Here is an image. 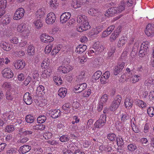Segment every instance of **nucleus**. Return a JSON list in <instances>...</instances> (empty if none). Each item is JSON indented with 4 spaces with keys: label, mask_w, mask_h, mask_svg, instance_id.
<instances>
[{
    "label": "nucleus",
    "mask_w": 154,
    "mask_h": 154,
    "mask_svg": "<svg viewBox=\"0 0 154 154\" xmlns=\"http://www.w3.org/2000/svg\"><path fill=\"white\" fill-rule=\"evenodd\" d=\"M118 116L120 121L116 122L115 125L116 128L119 130L122 128L123 124L129 120L130 116L128 114L125 112L119 114Z\"/></svg>",
    "instance_id": "nucleus-1"
},
{
    "label": "nucleus",
    "mask_w": 154,
    "mask_h": 154,
    "mask_svg": "<svg viewBox=\"0 0 154 154\" xmlns=\"http://www.w3.org/2000/svg\"><path fill=\"white\" fill-rule=\"evenodd\" d=\"M30 28L28 24L22 23L18 26L17 31L20 32H23V36L26 38L29 35Z\"/></svg>",
    "instance_id": "nucleus-2"
},
{
    "label": "nucleus",
    "mask_w": 154,
    "mask_h": 154,
    "mask_svg": "<svg viewBox=\"0 0 154 154\" xmlns=\"http://www.w3.org/2000/svg\"><path fill=\"white\" fill-rule=\"evenodd\" d=\"M122 97L121 96L117 95L110 106L109 108L110 110L112 111L116 110L119 106Z\"/></svg>",
    "instance_id": "nucleus-3"
},
{
    "label": "nucleus",
    "mask_w": 154,
    "mask_h": 154,
    "mask_svg": "<svg viewBox=\"0 0 154 154\" xmlns=\"http://www.w3.org/2000/svg\"><path fill=\"white\" fill-rule=\"evenodd\" d=\"M106 115L102 114L100 119L97 120L94 124V127L97 128H100L104 125L106 122Z\"/></svg>",
    "instance_id": "nucleus-4"
},
{
    "label": "nucleus",
    "mask_w": 154,
    "mask_h": 154,
    "mask_svg": "<svg viewBox=\"0 0 154 154\" xmlns=\"http://www.w3.org/2000/svg\"><path fill=\"white\" fill-rule=\"evenodd\" d=\"M116 14V11L114 7L111 8L109 9L106 11L105 14H102L101 13V14L100 15V16H101V21H104L106 19V17H111Z\"/></svg>",
    "instance_id": "nucleus-5"
},
{
    "label": "nucleus",
    "mask_w": 154,
    "mask_h": 154,
    "mask_svg": "<svg viewBox=\"0 0 154 154\" xmlns=\"http://www.w3.org/2000/svg\"><path fill=\"white\" fill-rule=\"evenodd\" d=\"M56 18V15L54 13L50 12L46 16L45 22L48 25H52L55 22Z\"/></svg>",
    "instance_id": "nucleus-6"
},
{
    "label": "nucleus",
    "mask_w": 154,
    "mask_h": 154,
    "mask_svg": "<svg viewBox=\"0 0 154 154\" xmlns=\"http://www.w3.org/2000/svg\"><path fill=\"white\" fill-rule=\"evenodd\" d=\"M25 11L23 8H19L16 10L13 16L14 20H18L21 19L23 17Z\"/></svg>",
    "instance_id": "nucleus-7"
},
{
    "label": "nucleus",
    "mask_w": 154,
    "mask_h": 154,
    "mask_svg": "<svg viewBox=\"0 0 154 154\" xmlns=\"http://www.w3.org/2000/svg\"><path fill=\"white\" fill-rule=\"evenodd\" d=\"M41 41L45 43H50L54 40V38L46 33H44L42 34L40 36Z\"/></svg>",
    "instance_id": "nucleus-8"
},
{
    "label": "nucleus",
    "mask_w": 154,
    "mask_h": 154,
    "mask_svg": "<svg viewBox=\"0 0 154 154\" xmlns=\"http://www.w3.org/2000/svg\"><path fill=\"white\" fill-rule=\"evenodd\" d=\"M2 73L3 77L7 79L11 78L14 75L12 71L10 68H8L4 69L2 71Z\"/></svg>",
    "instance_id": "nucleus-9"
},
{
    "label": "nucleus",
    "mask_w": 154,
    "mask_h": 154,
    "mask_svg": "<svg viewBox=\"0 0 154 154\" xmlns=\"http://www.w3.org/2000/svg\"><path fill=\"white\" fill-rule=\"evenodd\" d=\"M91 28V26L89 24L88 22H87L84 23H81L80 25L77 26L76 30L79 32H82L83 31H86Z\"/></svg>",
    "instance_id": "nucleus-10"
},
{
    "label": "nucleus",
    "mask_w": 154,
    "mask_h": 154,
    "mask_svg": "<svg viewBox=\"0 0 154 154\" xmlns=\"http://www.w3.org/2000/svg\"><path fill=\"white\" fill-rule=\"evenodd\" d=\"M71 14L70 12H64L61 15L60 17V22L62 24L66 23L70 18Z\"/></svg>",
    "instance_id": "nucleus-11"
},
{
    "label": "nucleus",
    "mask_w": 154,
    "mask_h": 154,
    "mask_svg": "<svg viewBox=\"0 0 154 154\" xmlns=\"http://www.w3.org/2000/svg\"><path fill=\"white\" fill-rule=\"evenodd\" d=\"M88 13L91 15L97 16V19L101 21V16H100V15L101 14V13L97 9L93 8H90L88 10Z\"/></svg>",
    "instance_id": "nucleus-12"
},
{
    "label": "nucleus",
    "mask_w": 154,
    "mask_h": 154,
    "mask_svg": "<svg viewBox=\"0 0 154 154\" xmlns=\"http://www.w3.org/2000/svg\"><path fill=\"white\" fill-rule=\"evenodd\" d=\"M32 94L29 92H26L23 96V101L24 102L28 105H30L32 104L33 101V99Z\"/></svg>",
    "instance_id": "nucleus-13"
},
{
    "label": "nucleus",
    "mask_w": 154,
    "mask_h": 154,
    "mask_svg": "<svg viewBox=\"0 0 154 154\" xmlns=\"http://www.w3.org/2000/svg\"><path fill=\"white\" fill-rule=\"evenodd\" d=\"M12 46V45L8 42L3 41H0V46L5 51H9L11 50Z\"/></svg>",
    "instance_id": "nucleus-14"
},
{
    "label": "nucleus",
    "mask_w": 154,
    "mask_h": 154,
    "mask_svg": "<svg viewBox=\"0 0 154 154\" xmlns=\"http://www.w3.org/2000/svg\"><path fill=\"white\" fill-rule=\"evenodd\" d=\"M125 63L123 62L118 63L115 66L114 70V74L115 75H117L124 68L125 66Z\"/></svg>",
    "instance_id": "nucleus-15"
},
{
    "label": "nucleus",
    "mask_w": 154,
    "mask_h": 154,
    "mask_svg": "<svg viewBox=\"0 0 154 154\" xmlns=\"http://www.w3.org/2000/svg\"><path fill=\"white\" fill-rule=\"evenodd\" d=\"M72 69V67L70 66H60L58 67L57 70L60 73L65 74L71 71Z\"/></svg>",
    "instance_id": "nucleus-16"
},
{
    "label": "nucleus",
    "mask_w": 154,
    "mask_h": 154,
    "mask_svg": "<svg viewBox=\"0 0 154 154\" xmlns=\"http://www.w3.org/2000/svg\"><path fill=\"white\" fill-rule=\"evenodd\" d=\"M7 1L6 0H1L0 1V18L5 13V8H6Z\"/></svg>",
    "instance_id": "nucleus-17"
},
{
    "label": "nucleus",
    "mask_w": 154,
    "mask_h": 154,
    "mask_svg": "<svg viewBox=\"0 0 154 154\" xmlns=\"http://www.w3.org/2000/svg\"><path fill=\"white\" fill-rule=\"evenodd\" d=\"M7 1L6 0H1L0 1V18L5 13V8H6Z\"/></svg>",
    "instance_id": "nucleus-18"
},
{
    "label": "nucleus",
    "mask_w": 154,
    "mask_h": 154,
    "mask_svg": "<svg viewBox=\"0 0 154 154\" xmlns=\"http://www.w3.org/2000/svg\"><path fill=\"white\" fill-rule=\"evenodd\" d=\"M3 116L6 120H12L15 119L14 113L13 111H6L5 113H4Z\"/></svg>",
    "instance_id": "nucleus-19"
},
{
    "label": "nucleus",
    "mask_w": 154,
    "mask_h": 154,
    "mask_svg": "<svg viewBox=\"0 0 154 154\" xmlns=\"http://www.w3.org/2000/svg\"><path fill=\"white\" fill-rule=\"evenodd\" d=\"M146 34L148 36L154 33V26L151 24H148L146 26L145 31Z\"/></svg>",
    "instance_id": "nucleus-20"
},
{
    "label": "nucleus",
    "mask_w": 154,
    "mask_h": 154,
    "mask_svg": "<svg viewBox=\"0 0 154 154\" xmlns=\"http://www.w3.org/2000/svg\"><path fill=\"white\" fill-rule=\"evenodd\" d=\"M25 66V63L23 60H19L15 61L14 63V66L17 69H21Z\"/></svg>",
    "instance_id": "nucleus-21"
},
{
    "label": "nucleus",
    "mask_w": 154,
    "mask_h": 154,
    "mask_svg": "<svg viewBox=\"0 0 154 154\" xmlns=\"http://www.w3.org/2000/svg\"><path fill=\"white\" fill-rule=\"evenodd\" d=\"M133 101L131 97H127L125 99V106L127 108H131L133 106Z\"/></svg>",
    "instance_id": "nucleus-22"
},
{
    "label": "nucleus",
    "mask_w": 154,
    "mask_h": 154,
    "mask_svg": "<svg viewBox=\"0 0 154 154\" xmlns=\"http://www.w3.org/2000/svg\"><path fill=\"white\" fill-rule=\"evenodd\" d=\"M87 87L86 84L85 83L75 85L74 87V89L75 90V92L76 91H79V92H81L85 89Z\"/></svg>",
    "instance_id": "nucleus-23"
},
{
    "label": "nucleus",
    "mask_w": 154,
    "mask_h": 154,
    "mask_svg": "<svg viewBox=\"0 0 154 154\" xmlns=\"http://www.w3.org/2000/svg\"><path fill=\"white\" fill-rule=\"evenodd\" d=\"M87 48V46L84 45H80L76 47L75 51L79 54H81L84 52Z\"/></svg>",
    "instance_id": "nucleus-24"
},
{
    "label": "nucleus",
    "mask_w": 154,
    "mask_h": 154,
    "mask_svg": "<svg viewBox=\"0 0 154 154\" xmlns=\"http://www.w3.org/2000/svg\"><path fill=\"white\" fill-rule=\"evenodd\" d=\"M93 47L94 50L98 52H100L104 49L103 46L98 42H96L94 44Z\"/></svg>",
    "instance_id": "nucleus-25"
},
{
    "label": "nucleus",
    "mask_w": 154,
    "mask_h": 154,
    "mask_svg": "<svg viewBox=\"0 0 154 154\" xmlns=\"http://www.w3.org/2000/svg\"><path fill=\"white\" fill-rule=\"evenodd\" d=\"M83 3L80 0H72L71 6L75 9H77L81 7Z\"/></svg>",
    "instance_id": "nucleus-26"
},
{
    "label": "nucleus",
    "mask_w": 154,
    "mask_h": 154,
    "mask_svg": "<svg viewBox=\"0 0 154 154\" xmlns=\"http://www.w3.org/2000/svg\"><path fill=\"white\" fill-rule=\"evenodd\" d=\"M45 89L44 87L42 85H39L37 88L36 93L38 96L40 97H42L45 94Z\"/></svg>",
    "instance_id": "nucleus-27"
},
{
    "label": "nucleus",
    "mask_w": 154,
    "mask_h": 154,
    "mask_svg": "<svg viewBox=\"0 0 154 154\" xmlns=\"http://www.w3.org/2000/svg\"><path fill=\"white\" fill-rule=\"evenodd\" d=\"M77 21L78 23H84L88 22L87 17L83 15H79L78 16Z\"/></svg>",
    "instance_id": "nucleus-28"
},
{
    "label": "nucleus",
    "mask_w": 154,
    "mask_h": 154,
    "mask_svg": "<svg viewBox=\"0 0 154 154\" xmlns=\"http://www.w3.org/2000/svg\"><path fill=\"white\" fill-rule=\"evenodd\" d=\"M144 85L147 86H150L154 83V75L150 76L145 81Z\"/></svg>",
    "instance_id": "nucleus-29"
},
{
    "label": "nucleus",
    "mask_w": 154,
    "mask_h": 154,
    "mask_svg": "<svg viewBox=\"0 0 154 154\" xmlns=\"http://www.w3.org/2000/svg\"><path fill=\"white\" fill-rule=\"evenodd\" d=\"M127 42V38L122 37L119 38L117 46L119 48H122Z\"/></svg>",
    "instance_id": "nucleus-30"
},
{
    "label": "nucleus",
    "mask_w": 154,
    "mask_h": 154,
    "mask_svg": "<svg viewBox=\"0 0 154 154\" xmlns=\"http://www.w3.org/2000/svg\"><path fill=\"white\" fill-rule=\"evenodd\" d=\"M62 108L65 112L66 113H69L71 111L72 106L69 103H67L64 104L62 106Z\"/></svg>",
    "instance_id": "nucleus-31"
},
{
    "label": "nucleus",
    "mask_w": 154,
    "mask_h": 154,
    "mask_svg": "<svg viewBox=\"0 0 154 154\" xmlns=\"http://www.w3.org/2000/svg\"><path fill=\"white\" fill-rule=\"evenodd\" d=\"M51 117L54 119L56 118L61 115V112L58 109H55L52 110L51 112Z\"/></svg>",
    "instance_id": "nucleus-32"
},
{
    "label": "nucleus",
    "mask_w": 154,
    "mask_h": 154,
    "mask_svg": "<svg viewBox=\"0 0 154 154\" xmlns=\"http://www.w3.org/2000/svg\"><path fill=\"white\" fill-rule=\"evenodd\" d=\"M33 23L37 29H40L43 26L42 21L41 20V19L40 18H37L34 21Z\"/></svg>",
    "instance_id": "nucleus-33"
},
{
    "label": "nucleus",
    "mask_w": 154,
    "mask_h": 154,
    "mask_svg": "<svg viewBox=\"0 0 154 154\" xmlns=\"http://www.w3.org/2000/svg\"><path fill=\"white\" fill-rule=\"evenodd\" d=\"M67 92V89L65 88H60L58 91V95L61 98H64Z\"/></svg>",
    "instance_id": "nucleus-34"
},
{
    "label": "nucleus",
    "mask_w": 154,
    "mask_h": 154,
    "mask_svg": "<svg viewBox=\"0 0 154 154\" xmlns=\"http://www.w3.org/2000/svg\"><path fill=\"white\" fill-rule=\"evenodd\" d=\"M11 21V18L8 15L4 16L2 18V22L4 25L8 24Z\"/></svg>",
    "instance_id": "nucleus-35"
},
{
    "label": "nucleus",
    "mask_w": 154,
    "mask_h": 154,
    "mask_svg": "<svg viewBox=\"0 0 154 154\" xmlns=\"http://www.w3.org/2000/svg\"><path fill=\"white\" fill-rule=\"evenodd\" d=\"M103 26H96L95 28H94L91 31V35L97 34L101 32L103 30Z\"/></svg>",
    "instance_id": "nucleus-36"
},
{
    "label": "nucleus",
    "mask_w": 154,
    "mask_h": 154,
    "mask_svg": "<svg viewBox=\"0 0 154 154\" xmlns=\"http://www.w3.org/2000/svg\"><path fill=\"white\" fill-rule=\"evenodd\" d=\"M36 14V18L41 19V18L44 17L45 14L44 9L42 8H39L37 10Z\"/></svg>",
    "instance_id": "nucleus-37"
},
{
    "label": "nucleus",
    "mask_w": 154,
    "mask_h": 154,
    "mask_svg": "<svg viewBox=\"0 0 154 154\" xmlns=\"http://www.w3.org/2000/svg\"><path fill=\"white\" fill-rule=\"evenodd\" d=\"M35 47L33 45H29L27 50L28 55H33L35 53Z\"/></svg>",
    "instance_id": "nucleus-38"
},
{
    "label": "nucleus",
    "mask_w": 154,
    "mask_h": 154,
    "mask_svg": "<svg viewBox=\"0 0 154 154\" xmlns=\"http://www.w3.org/2000/svg\"><path fill=\"white\" fill-rule=\"evenodd\" d=\"M150 47V42L148 41H145L141 44L140 48L148 50Z\"/></svg>",
    "instance_id": "nucleus-39"
},
{
    "label": "nucleus",
    "mask_w": 154,
    "mask_h": 154,
    "mask_svg": "<svg viewBox=\"0 0 154 154\" xmlns=\"http://www.w3.org/2000/svg\"><path fill=\"white\" fill-rule=\"evenodd\" d=\"M114 8L116 11V14L121 13L125 9V4L121 3L118 6Z\"/></svg>",
    "instance_id": "nucleus-40"
},
{
    "label": "nucleus",
    "mask_w": 154,
    "mask_h": 154,
    "mask_svg": "<svg viewBox=\"0 0 154 154\" xmlns=\"http://www.w3.org/2000/svg\"><path fill=\"white\" fill-rule=\"evenodd\" d=\"M20 149L22 153L25 154L31 149V147L28 145H25L21 147Z\"/></svg>",
    "instance_id": "nucleus-41"
},
{
    "label": "nucleus",
    "mask_w": 154,
    "mask_h": 154,
    "mask_svg": "<svg viewBox=\"0 0 154 154\" xmlns=\"http://www.w3.org/2000/svg\"><path fill=\"white\" fill-rule=\"evenodd\" d=\"M136 105L140 108H145L146 106V103L143 101L138 99L137 101Z\"/></svg>",
    "instance_id": "nucleus-42"
},
{
    "label": "nucleus",
    "mask_w": 154,
    "mask_h": 154,
    "mask_svg": "<svg viewBox=\"0 0 154 154\" xmlns=\"http://www.w3.org/2000/svg\"><path fill=\"white\" fill-rule=\"evenodd\" d=\"M61 45L59 44L56 46L53 49L51 52V54L52 55H55L59 52L61 49Z\"/></svg>",
    "instance_id": "nucleus-43"
},
{
    "label": "nucleus",
    "mask_w": 154,
    "mask_h": 154,
    "mask_svg": "<svg viewBox=\"0 0 154 154\" xmlns=\"http://www.w3.org/2000/svg\"><path fill=\"white\" fill-rule=\"evenodd\" d=\"M51 71L49 69L44 70L42 72V76L44 79L48 78Z\"/></svg>",
    "instance_id": "nucleus-44"
},
{
    "label": "nucleus",
    "mask_w": 154,
    "mask_h": 154,
    "mask_svg": "<svg viewBox=\"0 0 154 154\" xmlns=\"http://www.w3.org/2000/svg\"><path fill=\"white\" fill-rule=\"evenodd\" d=\"M49 4L52 9L57 8L58 5L57 0H50Z\"/></svg>",
    "instance_id": "nucleus-45"
},
{
    "label": "nucleus",
    "mask_w": 154,
    "mask_h": 154,
    "mask_svg": "<svg viewBox=\"0 0 154 154\" xmlns=\"http://www.w3.org/2000/svg\"><path fill=\"white\" fill-rule=\"evenodd\" d=\"M53 79L55 83L58 85H61L62 83V80L60 77L55 76L53 77Z\"/></svg>",
    "instance_id": "nucleus-46"
},
{
    "label": "nucleus",
    "mask_w": 154,
    "mask_h": 154,
    "mask_svg": "<svg viewBox=\"0 0 154 154\" xmlns=\"http://www.w3.org/2000/svg\"><path fill=\"white\" fill-rule=\"evenodd\" d=\"M102 72L100 70H98L95 72L92 76L93 79L97 80L99 79L100 77H101Z\"/></svg>",
    "instance_id": "nucleus-47"
},
{
    "label": "nucleus",
    "mask_w": 154,
    "mask_h": 154,
    "mask_svg": "<svg viewBox=\"0 0 154 154\" xmlns=\"http://www.w3.org/2000/svg\"><path fill=\"white\" fill-rule=\"evenodd\" d=\"M69 147L70 148L69 150L71 152L75 154L76 152V151L79 149H78L77 146L73 143H71L69 145Z\"/></svg>",
    "instance_id": "nucleus-48"
},
{
    "label": "nucleus",
    "mask_w": 154,
    "mask_h": 154,
    "mask_svg": "<svg viewBox=\"0 0 154 154\" xmlns=\"http://www.w3.org/2000/svg\"><path fill=\"white\" fill-rule=\"evenodd\" d=\"M147 113L149 117H152L154 115V107L150 106L149 107L147 110Z\"/></svg>",
    "instance_id": "nucleus-49"
},
{
    "label": "nucleus",
    "mask_w": 154,
    "mask_h": 154,
    "mask_svg": "<svg viewBox=\"0 0 154 154\" xmlns=\"http://www.w3.org/2000/svg\"><path fill=\"white\" fill-rule=\"evenodd\" d=\"M50 63L48 60L45 59L41 63V66L42 69L47 68L49 65Z\"/></svg>",
    "instance_id": "nucleus-50"
},
{
    "label": "nucleus",
    "mask_w": 154,
    "mask_h": 154,
    "mask_svg": "<svg viewBox=\"0 0 154 154\" xmlns=\"http://www.w3.org/2000/svg\"><path fill=\"white\" fill-rule=\"evenodd\" d=\"M107 137L109 140L113 142L115 140L116 136L114 134L109 133L107 135Z\"/></svg>",
    "instance_id": "nucleus-51"
},
{
    "label": "nucleus",
    "mask_w": 154,
    "mask_h": 154,
    "mask_svg": "<svg viewBox=\"0 0 154 154\" xmlns=\"http://www.w3.org/2000/svg\"><path fill=\"white\" fill-rule=\"evenodd\" d=\"M25 120L27 123H31L34 122V118L31 115H29L26 116Z\"/></svg>",
    "instance_id": "nucleus-52"
},
{
    "label": "nucleus",
    "mask_w": 154,
    "mask_h": 154,
    "mask_svg": "<svg viewBox=\"0 0 154 154\" xmlns=\"http://www.w3.org/2000/svg\"><path fill=\"white\" fill-rule=\"evenodd\" d=\"M148 50H147L144 49H141L139 51V56L141 57H144L147 54V51Z\"/></svg>",
    "instance_id": "nucleus-53"
},
{
    "label": "nucleus",
    "mask_w": 154,
    "mask_h": 154,
    "mask_svg": "<svg viewBox=\"0 0 154 154\" xmlns=\"http://www.w3.org/2000/svg\"><path fill=\"white\" fill-rule=\"evenodd\" d=\"M46 120V116L41 115L37 118V121L39 123H43L45 122Z\"/></svg>",
    "instance_id": "nucleus-54"
},
{
    "label": "nucleus",
    "mask_w": 154,
    "mask_h": 154,
    "mask_svg": "<svg viewBox=\"0 0 154 154\" xmlns=\"http://www.w3.org/2000/svg\"><path fill=\"white\" fill-rule=\"evenodd\" d=\"M2 87L7 90H10L11 88V85L10 82H5L2 85Z\"/></svg>",
    "instance_id": "nucleus-55"
},
{
    "label": "nucleus",
    "mask_w": 154,
    "mask_h": 154,
    "mask_svg": "<svg viewBox=\"0 0 154 154\" xmlns=\"http://www.w3.org/2000/svg\"><path fill=\"white\" fill-rule=\"evenodd\" d=\"M14 130V128L12 125H10L7 126L5 128V132L10 133L13 131Z\"/></svg>",
    "instance_id": "nucleus-56"
},
{
    "label": "nucleus",
    "mask_w": 154,
    "mask_h": 154,
    "mask_svg": "<svg viewBox=\"0 0 154 154\" xmlns=\"http://www.w3.org/2000/svg\"><path fill=\"white\" fill-rule=\"evenodd\" d=\"M52 45L51 44H48L46 46L45 49V52L46 54H49L51 51L52 48Z\"/></svg>",
    "instance_id": "nucleus-57"
},
{
    "label": "nucleus",
    "mask_w": 154,
    "mask_h": 154,
    "mask_svg": "<svg viewBox=\"0 0 154 154\" xmlns=\"http://www.w3.org/2000/svg\"><path fill=\"white\" fill-rule=\"evenodd\" d=\"M127 148L128 151L133 152L136 149L137 146L131 143L128 146Z\"/></svg>",
    "instance_id": "nucleus-58"
},
{
    "label": "nucleus",
    "mask_w": 154,
    "mask_h": 154,
    "mask_svg": "<svg viewBox=\"0 0 154 154\" xmlns=\"http://www.w3.org/2000/svg\"><path fill=\"white\" fill-rule=\"evenodd\" d=\"M108 98V96L107 94H105L101 97L100 100V103H102L103 104H105Z\"/></svg>",
    "instance_id": "nucleus-59"
},
{
    "label": "nucleus",
    "mask_w": 154,
    "mask_h": 154,
    "mask_svg": "<svg viewBox=\"0 0 154 154\" xmlns=\"http://www.w3.org/2000/svg\"><path fill=\"white\" fill-rule=\"evenodd\" d=\"M10 41L11 43L14 44H17L19 42L18 38L16 36H12L10 38Z\"/></svg>",
    "instance_id": "nucleus-60"
},
{
    "label": "nucleus",
    "mask_w": 154,
    "mask_h": 154,
    "mask_svg": "<svg viewBox=\"0 0 154 154\" xmlns=\"http://www.w3.org/2000/svg\"><path fill=\"white\" fill-rule=\"evenodd\" d=\"M118 36V34L113 32L111 35L109 40L111 42H113L116 39Z\"/></svg>",
    "instance_id": "nucleus-61"
},
{
    "label": "nucleus",
    "mask_w": 154,
    "mask_h": 154,
    "mask_svg": "<svg viewBox=\"0 0 154 154\" xmlns=\"http://www.w3.org/2000/svg\"><path fill=\"white\" fill-rule=\"evenodd\" d=\"M132 82L135 83L138 82L140 79V76L138 75H135L132 77Z\"/></svg>",
    "instance_id": "nucleus-62"
},
{
    "label": "nucleus",
    "mask_w": 154,
    "mask_h": 154,
    "mask_svg": "<svg viewBox=\"0 0 154 154\" xmlns=\"http://www.w3.org/2000/svg\"><path fill=\"white\" fill-rule=\"evenodd\" d=\"M69 138L68 135H63L60 138V140L62 142H66L69 141Z\"/></svg>",
    "instance_id": "nucleus-63"
},
{
    "label": "nucleus",
    "mask_w": 154,
    "mask_h": 154,
    "mask_svg": "<svg viewBox=\"0 0 154 154\" xmlns=\"http://www.w3.org/2000/svg\"><path fill=\"white\" fill-rule=\"evenodd\" d=\"M6 99L9 100H11L14 98L13 96L9 91L6 92Z\"/></svg>",
    "instance_id": "nucleus-64"
}]
</instances>
